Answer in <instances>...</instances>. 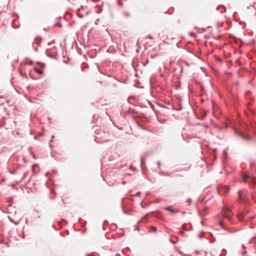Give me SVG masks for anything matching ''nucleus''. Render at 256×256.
Returning <instances> with one entry per match:
<instances>
[{"mask_svg": "<svg viewBox=\"0 0 256 256\" xmlns=\"http://www.w3.org/2000/svg\"><path fill=\"white\" fill-rule=\"evenodd\" d=\"M164 209L166 210L169 211L172 214H174V213L178 212V210H176L172 208L170 206H166V207L164 208Z\"/></svg>", "mask_w": 256, "mask_h": 256, "instance_id": "39448f33", "label": "nucleus"}, {"mask_svg": "<svg viewBox=\"0 0 256 256\" xmlns=\"http://www.w3.org/2000/svg\"><path fill=\"white\" fill-rule=\"evenodd\" d=\"M54 138V136H52V139ZM52 140H50V142H51Z\"/></svg>", "mask_w": 256, "mask_h": 256, "instance_id": "a878e982", "label": "nucleus"}, {"mask_svg": "<svg viewBox=\"0 0 256 256\" xmlns=\"http://www.w3.org/2000/svg\"><path fill=\"white\" fill-rule=\"evenodd\" d=\"M243 191H238V198L237 200L240 202H242L243 203L246 202H247V198L244 197H242L243 195Z\"/></svg>", "mask_w": 256, "mask_h": 256, "instance_id": "f03ea898", "label": "nucleus"}, {"mask_svg": "<svg viewBox=\"0 0 256 256\" xmlns=\"http://www.w3.org/2000/svg\"><path fill=\"white\" fill-rule=\"evenodd\" d=\"M249 244H256V236H254L249 242Z\"/></svg>", "mask_w": 256, "mask_h": 256, "instance_id": "423d86ee", "label": "nucleus"}, {"mask_svg": "<svg viewBox=\"0 0 256 256\" xmlns=\"http://www.w3.org/2000/svg\"><path fill=\"white\" fill-rule=\"evenodd\" d=\"M254 164V162L253 160H252L250 162V166L251 167L253 166V165Z\"/></svg>", "mask_w": 256, "mask_h": 256, "instance_id": "4468645a", "label": "nucleus"}, {"mask_svg": "<svg viewBox=\"0 0 256 256\" xmlns=\"http://www.w3.org/2000/svg\"><path fill=\"white\" fill-rule=\"evenodd\" d=\"M180 234H183L184 233L183 231H182V230H180Z\"/></svg>", "mask_w": 256, "mask_h": 256, "instance_id": "b1692460", "label": "nucleus"}, {"mask_svg": "<svg viewBox=\"0 0 256 256\" xmlns=\"http://www.w3.org/2000/svg\"><path fill=\"white\" fill-rule=\"evenodd\" d=\"M20 74H21V76H24L26 78H27V76H26V74H24V75L22 72H20Z\"/></svg>", "mask_w": 256, "mask_h": 256, "instance_id": "dca6fc26", "label": "nucleus"}, {"mask_svg": "<svg viewBox=\"0 0 256 256\" xmlns=\"http://www.w3.org/2000/svg\"><path fill=\"white\" fill-rule=\"evenodd\" d=\"M121 1H122V0H118V4L120 6H122L123 4H122V2Z\"/></svg>", "mask_w": 256, "mask_h": 256, "instance_id": "f8f14e48", "label": "nucleus"}, {"mask_svg": "<svg viewBox=\"0 0 256 256\" xmlns=\"http://www.w3.org/2000/svg\"><path fill=\"white\" fill-rule=\"evenodd\" d=\"M34 70L35 72L37 73V74H42V70H39L38 68H34Z\"/></svg>", "mask_w": 256, "mask_h": 256, "instance_id": "9d476101", "label": "nucleus"}, {"mask_svg": "<svg viewBox=\"0 0 256 256\" xmlns=\"http://www.w3.org/2000/svg\"><path fill=\"white\" fill-rule=\"evenodd\" d=\"M242 248H244V250L242 251L241 254L242 255L244 256L246 254V251L245 250L246 248L244 244H242Z\"/></svg>", "mask_w": 256, "mask_h": 256, "instance_id": "6e6552de", "label": "nucleus"}, {"mask_svg": "<svg viewBox=\"0 0 256 256\" xmlns=\"http://www.w3.org/2000/svg\"><path fill=\"white\" fill-rule=\"evenodd\" d=\"M140 194V192H138L136 193L137 195H138V196H139V195Z\"/></svg>", "mask_w": 256, "mask_h": 256, "instance_id": "4be33fe9", "label": "nucleus"}, {"mask_svg": "<svg viewBox=\"0 0 256 256\" xmlns=\"http://www.w3.org/2000/svg\"><path fill=\"white\" fill-rule=\"evenodd\" d=\"M187 202H188L189 204H190V203H191V202H192V200H191V199H190V198H188V199L187 200Z\"/></svg>", "mask_w": 256, "mask_h": 256, "instance_id": "6ab92c4d", "label": "nucleus"}, {"mask_svg": "<svg viewBox=\"0 0 256 256\" xmlns=\"http://www.w3.org/2000/svg\"><path fill=\"white\" fill-rule=\"evenodd\" d=\"M147 216L148 215L146 214L140 220V222H148Z\"/></svg>", "mask_w": 256, "mask_h": 256, "instance_id": "0eeeda50", "label": "nucleus"}, {"mask_svg": "<svg viewBox=\"0 0 256 256\" xmlns=\"http://www.w3.org/2000/svg\"><path fill=\"white\" fill-rule=\"evenodd\" d=\"M218 190L220 194H226L228 192L230 188L226 186H221L218 187Z\"/></svg>", "mask_w": 256, "mask_h": 256, "instance_id": "f257e3e1", "label": "nucleus"}, {"mask_svg": "<svg viewBox=\"0 0 256 256\" xmlns=\"http://www.w3.org/2000/svg\"><path fill=\"white\" fill-rule=\"evenodd\" d=\"M179 252L180 254H182V252H180V251H178Z\"/></svg>", "mask_w": 256, "mask_h": 256, "instance_id": "bb28decb", "label": "nucleus"}, {"mask_svg": "<svg viewBox=\"0 0 256 256\" xmlns=\"http://www.w3.org/2000/svg\"><path fill=\"white\" fill-rule=\"evenodd\" d=\"M86 256H94V254L92 253L91 254H86Z\"/></svg>", "mask_w": 256, "mask_h": 256, "instance_id": "a211bd4d", "label": "nucleus"}, {"mask_svg": "<svg viewBox=\"0 0 256 256\" xmlns=\"http://www.w3.org/2000/svg\"><path fill=\"white\" fill-rule=\"evenodd\" d=\"M204 232H202V234H200V235H199V236H199V238H203V236H204Z\"/></svg>", "mask_w": 256, "mask_h": 256, "instance_id": "f3484780", "label": "nucleus"}, {"mask_svg": "<svg viewBox=\"0 0 256 256\" xmlns=\"http://www.w3.org/2000/svg\"><path fill=\"white\" fill-rule=\"evenodd\" d=\"M178 240L177 239L176 241H174V240H170V241L173 243V244H176L177 242H178Z\"/></svg>", "mask_w": 256, "mask_h": 256, "instance_id": "aec40b11", "label": "nucleus"}, {"mask_svg": "<svg viewBox=\"0 0 256 256\" xmlns=\"http://www.w3.org/2000/svg\"><path fill=\"white\" fill-rule=\"evenodd\" d=\"M219 224L222 226V228L224 229V230H226L224 226V223L223 222L220 220L219 222Z\"/></svg>", "mask_w": 256, "mask_h": 256, "instance_id": "9b49d317", "label": "nucleus"}, {"mask_svg": "<svg viewBox=\"0 0 256 256\" xmlns=\"http://www.w3.org/2000/svg\"><path fill=\"white\" fill-rule=\"evenodd\" d=\"M238 136H242V138H246V139L248 138L246 137L245 136H243V134H238Z\"/></svg>", "mask_w": 256, "mask_h": 256, "instance_id": "ddd939ff", "label": "nucleus"}, {"mask_svg": "<svg viewBox=\"0 0 256 256\" xmlns=\"http://www.w3.org/2000/svg\"><path fill=\"white\" fill-rule=\"evenodd\" d=\"M148 36V38H149L150 39H152V38H152V36Z\"/></svg>", "mask_w": 256, "mask_h": 256, "instance_id": "5701e85b", "label": "nucleus"}, {"mask_svg": "<svg viewBox=\"0 0 256 256\" xmlns=\"http://www.w3.org/2000/svg\"><path fill=\"white\" fill-rule=\"evenodd\" d=\"M124 15L126 16H130V14L129 13L127 12H125L124 13Z\"/></svg>", "mask_w": 256, "mask_h": 256, "instance_id": "2eb2a0df", "label": "nucleus"}, {"mask_svg": "<svg viewBox=\"0 0 256 256\" xmlns=\"http://www.w3.org/2000/svg\"><path fill=\"white\" fill-rule=\"evenodd\" d=\"M182 213H183V214H186V212H184Z\"/></svg>", "mask_w": 256, "mask_h": 256, "instance_id": "cd10ccee", "label": "nucleus"}, {"mask_svg": "<svg viewBox=\"0 0 256 256\" xmlns=\"http://www.w3.org/2000/svg\"><path fill=\"white\" fill-rule=\"evenodd\" d=\"M158 166L160 167V162H158Z\"/></svg>", "mask_w": 256, "mask_h": 256, "instance_id": "412c9836", "label": "nucleus"}, {"mask_svg": "<svg viewBox=\"0 0 256 256\" xmlns=\"http://www.w3.org/2000/svg\"><path fill=\"white\" fill-rule=\"evenodd\" d=\"M230 211H228L226 212H224L222 214V218L224 219H226L228 220L230 223L233 224V222H232V217L230 215Z\"/></svg>", "mask_w": 256, "mask_h": 256, "instance_id": "20e7f679", "label": "nucleus"}, {"mask_svg": "<svg viewBox=\"0 0 256 256\" xmlns=\"http://www.w3.org/2000/svg\"><path fill=\"white\" fill-rule=\"evenodd\" d=\"M249 180H250V182L252 183H256V180L254 177L250 176L248 175H245L242 178V180L245 182H249Z\"/></svg>", "mask_w": 256, "mask_h": 256, "instance_id": "7ed1b4c3", "label": "nucleus"}, {"mask_svg": "<svg viewBox=\"0 0 256 256\" xmlns=\"http://www.w3.org/2000/svg\"><path fill=\"white\" fill-rule=\"evenodd\" d=\"M201 224H202V225H204V224L203 221H202V222H201Z\"/></svg>", "mask_w": 256, "mask_h": 256, "instance_id": "393cba45", "label": "nucleus"}, {"mask_svg": "<svg viewBox=\"0 0 256 256\" xmlns=\"http://www.w3.org/2000/svg\"><path fill=\"white\" fill-rule=\"evenodd\" d=\"M150 230L154 232V233H156L157 232V229L156 227L154 226H150Z\"/></svg>", "mask_w": 256, "mask_h": 256, "instance_id": "1a4fd4ad", "label": "nucleus"}]
</instances>
